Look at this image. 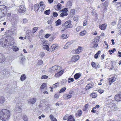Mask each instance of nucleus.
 <instances>
[{"instance_id": "23", "label": "nucleus", "mask_w": 121, "mask_h": 121, "mask_svg": "<svg viewBox=\"0 0 121 121\" xmlns=\"http://www.w3.org/2000/svg\"><path fill=\"white\" fill-rule=\"evenodd\" d=\"M116 5L118 7L117 9L119 10H121V2H118L117 3Z\"/></svg>"}, {"instance_id": "62", "label": "nucleus", "mask_w": 121, "mask_h": 121, "mask_svg": "<svg viewBox=\"0 0 121 121\" xmlns=\"http://www.w3.org/2000/svg\"><path fill=\"white\" fill-rule=\"evenodd\" d=\"M68 116L67 115H65L64 117L63 118V119L64 120H66L67 119H68Z\"/></svg>"}, {"instance_id": "38", "label": "nucleus", "mask_w": 121, "mask_h": 121, "mask_svg": "<svg viewBox=\"0 0 121 121\" xmlns=\"http://www.w3.org/2000/svg\"><path fill=\"white\" fill-rule=\"evenodd\" d=\"M66 88L65 87H64L62 88L60 90L59 92L60 93L64 92H65V91L66 89Z\"/></svg>"}, {"instance_id": "51", "label": "nucleus", "mask_w": 121, "mask_h": 121, "mask_svg": "<svg viewBox=\"0 0 121 121\" xmlns=\"http://www.w3.org/2000/svg\"><path fill=\"white\" fill-rule=\"evenodd\" d=\"M59 85V83H57L53 84V87L54 88L57 87Z\"/></svg>"}, {"instance_id": "18", "label": "nucleus", "mask_w": 121, "mask_h": 121, "mask_svg": "<svg viewBox=\"0 0 121 121\" xmlns=\"http://www.w3.org/2000/svg\"><path fill=\"white\" fill-rule=\"evenodd\" d=\"M116 80V78H114L112 77L111 78H110L109 79V83L110 84L114 82Z\"/></svg>"}, {"instance_id": "58", "label": "nucleus", "mask_w": 121, "mask_h": 121, "mask_svg": "<svg viewBox=\"0 0 121 121\" xmlns=\"http://www.w3.org/2000/svg\"><path fill=\"white\" fill-rule=\"evenodd\" d=\"M67 81V80L65 79L63 80L61 82V83L62 85H64V83Z\"/></svg>"}, {"instance_id": "52", "label": "nucleus", "mask_w": 121, "mask_h": 121, "mask_svg": "<svg viewBox=\"0 0 121 121\" xmlns=\"http://www.w3.org/2000/svg\"><path fill=\"white\" fill-rule=\"evenodd\" d=\"M48 78V76L46 75H43L41 77V79H47Z\"/></svg>"}, {"instance_id": "31", "label": "nucleus", "mask_w": 121, "mask_h": 121, "mask_svg": "<svg viewBox=\"0 0 121 121\" xmlns=\"http://www.w3.org/2000/svg\"><path fill=\"white\" fill-rule=\"evenodd\" d=\"M6 8L5 6L4 5H0V9H1L2 10H3L4 9L6 10Z\"/></svg>"}, {"instance_id": "27", "label": "nucleus", "mask_w": 121, "mask_h": 121, "mask_svg": "<svg viewBox=\"0 0 121 121\" xmlns=\"http://www.w3.org/2000/svg\"><path fill=\"white\" fill-rule=\"evenodd\" d=\"M46 86L47 85L46 83H43L41 85L40 88L41 89H45L46 87Z\"/></svg>"}, {"instance_id": "7", "label": "nucleus", "mask_w": 121, "mask_h": 121, "mask_svg": "<svg viewBox=\"0 0 121 121\" xmlns=\"http://www.w3.org/2000/svg\"><path fill=\"white\" fill-rule=\"evenodd\" d=\"M26 9L23 5H21L19 8L18 11L21 13H23L26 10Z\"/></svg>"}, {"instance_id": "12", "label": "nucleus", "mask_w": 121, "mask_h": 121, "mask_svg": "<svg viewBox=\"0 0 121 121\" xmlns=\"http://www.w3.org/2000/svg\"><path fill=\"white\" fill-rule=\"evenodd\" d=\"M82 47L80 46H78V48L74 50H73V52L75 51L74 52L75 53L79 54L81 52Z\"/></svg>"}, {"instance_id": "29", "label": "nucleus", "mask_w": 121, "mask_h": 121, "mask_svg": "<svg viewBox=\"0 0 121 121\" xmlns=\"http://www.w3.org/2000/svg\"><path fill=\"white\" fill-rule=\"evenodd\" d=\"M90 96L93 98H95L97 96V94L95 93H92L90 95Z\"/></svg>"}, {"instance_id": "61", "label": "nucleus", "mask_w": 121, "mask_h": 121, "mask_svg": "<svg viewBox=\"0 0 121 121\" xmlns=\"http://www.w3.org/2000/svg\"><path fill=\"white\" fill-rule=\"evenodd\" d=\"M51 34H47L46 35L44 36V37L46 38H48L50 36Z\"/></svg>"}, {"instance_id": "48", "label": "nucleus", "mask_w": 121, "mask_h": 121, "mask_svg": "<svg viewBox=\"0 0 121 121\" xmlns=\"http://www.w3.org/2000/svg\"><path fill=\"white\" fill-rule=\"evenodd\" d=\"M70 45H69V44H67V43L64 47V48L65 49H67L70 46Z\"/></svg>"}, {"instance_id": "28", "label": "nucleus", "mask_w": 121, "mask_h": 121, "mask_svg": "<svg viewBox=\"0 0 121 121\" xmlns=\"http://www.w3.org/2000/svg\"><path fill=\"white\" fill-rule=\"evenodd\" d=\"M61 21L60 19H58L55 22L56 24V26H57L58 25H60L61 24Z\"/></svg>"}, {"instance_id": "5", "label": "nucleus", "mask_w": 121, "mask_h": 121, "mask_svg": "<svg viewBox=\"0 0 121 121\" xmlns=\"http://www.w3.org/2000/svg\"><path fill=\"white\" fill-rule=\"evenodd\" d=\"M115 99L117 101H121V91L115 95Z\"/></svg>"}, {"instance_id": "1", "label": "nucleus", "mask_w": 121, "mask_h": 121, "mask_svg": "<svg viewBox=\"0 0 121 121\" xmlns=\"http://www.w3.org/2000/svg\"><path fill=\"white\" fill-rule=\"evenodd\" d=\"M9 111L6 109H3L0 111V118L3 121H6L9 119L10 116Z\"/></svg>"}, {"instance_id": "45", "label": "nucleus", "mask_w": 121, "mask_h": 121, "mask_svg": "<svg viewBox=\"0 0 121 121\" xmlns=\"http://www.w3.org/2000/svg\"><path fill=\"white\" fill-rule=\"evenodd\" d=\"M38 29L37 27H34L32 30V32L33 33H35L36 32V31Z\"/></svg>"}, {"instance_id": "4", "label": "nucleus", "mask_w": 121, "mask_h": 121, "mask_svg": "<svg viewBox=\"0 0 121 121\" xmlns=\"http://www.w3.org/2000/svg\"><path fill=\"white\" fill-rule=\"evenodd\" d=\"M71 22V21L69 20L68 21L63 24L62 26H63L67 28H71L72 27L70 24Z\"/></svg>"}, {"instance_id": "60", "label": "nucleus", "mask_w": 121, "mask_h": 121, "mask_svg": "<svg viewBox=\"0 0 121 121\" xmlns=\"http://www.w3.org/2000/svg\"><path fill=\"white\" fill-rule=\"evenodd\" d=\"M56 66H54L52 67V69L53 71V72L54 71H56Z\"/></svg>"}, {"instance_id": "33", "label": "nucleus", "mask_w": 121, "mask_h": 121, "mask_svg": "<svg viewBox=\"0 0 121 121\" xmlns=\"http://www.w3.org/2000/svg\"><path fill=\"white\" fill-rule=\"evenodd\" d=\"M68 14L66 12H64L62 13L60 15V17L64 16H65L67 15Z\"/></svg>"}, {"instance_id": "32", "label": "nucleus", "mask_w": 121, "mask_h": 121, "mask_svg": "<svg viewBox=\"0 0 121 121\" xmlns=\"http://www.w3.org/2000/svg\"><path fill=\"white\" fill-rule=\"evenodd\" d=\"M92 87L91 85L90 84H88L86 87V89L88 90Z\"/></svg>"}, {"instance_id": "49", "label": "nucleus", "mask_w": 121, "mask_h": 121, "mask_svg": "<svg viewBox=\"0 0 121 121\" xmlns=\"http://www.w3.org/2000/svg\"><path fill=\"white\" fill-rule=\"evenodd\" d=\"M81 29V27L80 26H79L76 29V31L77 32H78L80 31Z\"/></svg>"}, {"instance_id": "41", "label": "nucleus", "mask_w": 121, "mask_h": 121, "mask_svg": "<svg viewBox=\"0 0 121 121\" xmlns=\"http://www.w3.org/2000/svg\"><path fill=\"white\" fill-rule=\"evenodd\" d=\"M50 10L49 9L46 10L44 12V13L46 14L49 15L50 14Z\"/></svg>"}, {"instance_id": "53", "label": "nucleus", "mask_w": 121, "mask_h": 121, "mask_svg": "<svg viewBox=\"0 0 121 121\" xmlns=\"http://www.w3.org/2000/svg\"><path fill=\"white\" fill-rule=\"evenodd\" d=\"M104 90L101 89H99L98 90L100 94H102L104 92Z\"/></svg>"}, {"instance_id": "6", "label": "nucleus", "mask_w": 121, "mask_h": 121, "mask_svg": "<svg viewBox=\"0 0 121 121\" xmlns=\"http://www.w3.org/2000/svg\"><path fill=\"white\" fill-rule=\"evenodd\" d=\"M109 106L112 110L115 111L117 109L116 105L115 104L112 103V104H111Z\"/></svg>"}, {"instance_id": "13", "label": "nucleus", "mask_w": 121, "mask_h": 121, "mask_svg": "<svg viewBox=\"0 0 121 121\" xmlns=\"http://www.w3.org/2000/svg\"><path fill=\"white\" fill-rule=\"evenodd\" d=\"M63 98L67 100L72 97V95L69 94H65L63 96Z\"/></svg>"}, {"instance_id": "43", "label": "nucleus", "mask_w": 121, "mask_h": 121, "mask_svg": "<svg viewBox=\"0 0 121 121\" xmlns=\"http://www.w3.org/2000/svg\"><path fill=\"white\" fill-rule=\"evenodd\" d=\"M118 26H121V17H120L119 20L118 22V24L117 25Z\"/></svg>"}, {"instance_id": "16", "label": "nucleus", "mask_w": 121, "mask_h": 121, "mask_svg": "<svg viewBox=\"0 0 121 121\" xmlns=\"http://www.w3.org/2000/svg\"><path fill=\"white\" fill-rule=\"evenodd\" d=\"M81 74L80 73H77L75 74L74 76V78L75 79H78L81 76Z\"/></svg>"}, {"instance_id": "21", "label": "nucleus", "mask_w": 121, "mask_h": 121, "mask_svg": "<svg viewBox=\"0 0 121 121\" xmlns=\"http://www.w3.org/2000/svg\"><path fill=\"white\" fill-rule=\"evenodd\" d=\"M5 101V99L4 97L2 96L0 97V104H3Z\"/></svg>"}, {"instance_id": "40", "label": "nucleus", "mask_w": 121, "mask_h": 121, "mask_svg": "<svg viewBox=\"0 0 121 121\" xmlns=\"http://www.w3.org/2000/svg\"><path fill=\"white\" fill-rule=\"evenodd\" d=\"M22 119L24 121H28V118L27 116L25 115L23 116L22 117Z\"/></svg>"}, {"instance_id": "17", "label": "nucleus", "mask_w": 121, "mask_h": 121, "mask_svg": "<svg viewBox=\"0 0 121 121\" xmlns=\"http://www.w3.org/2000/svg\"><path fill=\"white\" fill-rule=\"evenodd\" d=\"M39 6L38 4H35L34 6V9L35 11L36 12L39 9H40Z\"/></svg>"}, {"instance_id": "59", "label": "nucleus", "mask_w": 121, "mask_h": 121, "mask_svg": "<svg viewBox=\"0 0 121 121\" xmlns=\"http://www.w3.org/2000/svg\"><path fill=\"white\" fill-rule=\"evenodd\" d=\"M20 58L21 59V62H22L25 60L24 57H21Z\"/></svg>"}, {"instance_id": "30", "label": "nucleus", "mask_w": 121, "mask_h": 121, "mask_svg": "<svg viewBox=\"0 0 121 121\" xmlns=\"http://www.w3.org/2000/svg\"><path fill=\"white\" fill-rule=\"evenodd\" d=\"M82 111L81 110H78L77 111V113H76V116L77 117V114H78L79 116H80L82 113Z\"/></svg>"}, {"instance_id": "2", "label": "nucleus", "mask_w": 121, "mask_h": 121, "mask_svg": "<svg viewBox=\"0 0 121 121\" xmlns=\"http://www.w3.org/2000/svg\"><path fill=\"white\" fill-rule=\"evenodd\" d=\"M7 41L9 42L8 43V44L10 46H12L14 43V39L11 37L10 38V39L7 40V39H5L4 38L0 39V44L2 45L1 46L2 47H5L6 46Z\"/></svg>"}, {"instance_id": "44", "label": "nucleus", "mask_w": 121, "mask_h": 121, "mask_svg": "<svg viewBox=\"0 0 121 121\" xmlns=\"http://www.w3.org/2000/svg\"><path fill=\"white\" fill-rule=\"evenodd\" d=\"M69 80L68 81V83H70L71 82H73L74 81L73 78H68Z\"/></svg>"}, {"instance_id": "26", "label": "nucleus", "mask_w": 121, "mask_h": 121, "mask_svg": "<svg viewBox=\"0 0 121 121\" xmlns=\"http://www.w3.org/2000/svg\"><path fill=\"white\" fill-rule=\"evenodd\" d=\"M99 41V40L97 39H93L92 41V44H95L96 43H98Z\"/></svg>"}, {"instance_id": "25", "label": "nucleus", "mask_w": 121, "mask_h": 121, "mask_svg": "<svg viewBox=\"0 0 121 121\" xmlns=\"http://www.w3.org/2000/svg\"><path fill=\"white\" fill-rule=\"evenodd\" d=\"M114 101L112 99L108 100L107 101V102L108 103V104L109 105V106L111 104H112L113 103Z\"/></svg>"}, {"instance_id": "54", "label": "nucleus", "mask_w": 121, "mask_h": 121, "mask_svg": "<svg viewBox=\"0 0 121 121\" xmlns=\"http://www.w3.org/2000/svg\"><path fill=\"white\" fill-rule=\"evenodd\" d=\"M73 20L75 21H77L78 20V18L77 16L74 17L73 18Z\"/></svg>"}, {"instance_id": "10", "label": "nucleus", "mask_w": 121, "mask_h": 121, "mask_svg": "<svg viewBox=\"0 0 121 121\" xmlns=\"http://www.w3.org/2000/svg\"><path fill=\"white\" fill-rule=\"evenodd\" d=\"M58 48V47L56 45V44H54L52 45L51 47L50 48V51H52L54 50H57Z\"/></svg>"}, {"instance_id": "11", "label": "nucleus", "mask_w": 121, "mask_h": 121, "mask_svg": "<svg viewBox=\"0 0 121 121\" xmlns=\"http://www.w3.org/2000/svg\"><path fill=\"white\" fill-rule=\"evenodd\" d=\"M64 71V70H62L59 72L56 73L55 74V76L57 78H58L63 73Z\"/></svg>"}, {"instance_id": "36", "label": "nucleus", "mask_w": 121, "mask_h": 121, "mask_svg": "<svg viewBox=\"0 0 121 121\" xmlns=\"http://www.w3.org/2000/svg\"><path fill=\"white\" fill-rule=\"evenodd\" d=\"M13 51L16 52L19 50V48L16 46H14L13 48Z\"/></svg>"}, {"instance_id": "57", "label": "nucleus", "mask_w": 121, "mask_h": 121, "mask_svg": "<svg viewBox=\"0 0 121 121\" xmlns=\"http://www.w3.org/2000/svg\"><path fill=\"white\" fill-rule=\"evenodd\" d=\"M56 71L57 70H60V66H56Z\"/></svg>"}, {"instance_id": "50", "label": "nucleus", "mask_w": 121, "mask_h": 121, "mask_svg": "<svg viewBox=\"0 0 121 121\" xmlns=\"http://www.w3.org/2000/svg\"><path fill=\"white\" fill-rule=\"evenodd\" d=\"M91 65L92 67L94 68H95L96 67V66L95 65V63L93 62H92L91 63Z\"/></svg>"}, {"instance_id": "37", "label": "nucleus", "mask_w": 121, "mask_h": 121, "mask_svg": "<svg viewBox=\"0 0 121 121\" xmlns=\"http://www.w3.org/2000/svg\"><path fill=\"white\" fill-rule=\"evenodd\" d=\"M116 50L115 48H114L112 50H109L108 52H110V54H111L112 53L116 51Z\"/></svg>"}, {"instance_id": "64", "label": "nucleus", "mask_w": 121, "mask_h": 121, "mask_svg": "<svg viewBox=\"0 0 121 121\" xmlns=\"http://www.w3.org/2000/svg\"><path fill=\"white\" fill-rule=\"evenodd\" d=\"M116 24V22L114 21H113L112 22L111 25L112 26H113L115 25Z\"/></svg>"}, {"instance_id": "39", "label": "nucleus", "mask_w": 121, "mask_h": 121, "mask_svg": "<svg viewBox=\"0 0 121 121\" xmlns=\"http://www.w3.org/2000/svg\"><path fill=\"white\" fill-rule=\"evenodd\" d=\"M71 2L70 1H69L67 3V7H70L72 6Z\"/></svg>"}, {"instance_id": "3", "label": "nucleus", "mask_w": 121, "mask_h": 121, "mask_svg": "<svg viewBox=\"0 0 121 121\" xmlns=\"http://www.w3.org/2000/svg\"><path fill=\"white\" fill-rule=\"evenodd\" d=\"M22 103L19 102L17 104L16 107V109L14 111L17 113L20 112L22 110Z\"/></svg>"}, {"instance_id": "34", "label": "nucleus", "mask_w": 121, "mask_h": 121, "mask_svg": "<svg viewBox=\"0 0 121 121\" xmlns=\"http://www.w3.org/2000/svg\"><path fill=\"white\" fill-rule=\"evenodd\" d=\"M75 11L74 9H72L70 12V14L71 15H74L75 14Z\"/></svg>"}, {"instance_id": "9", "label": "nucleus", "mask_w": 121, "mask_h": 121, "mask_svg": "<svg viewBox=\"0 0 121 121\" xmlns=\"http://www.w3.org/2000/svg\"><path fill=\"white\" fill-rule=\"evenodd\" d=\"M40 9L41 8V10H43L45 7L44 3L42 1L40 2L39 3Z\"/></svg>"}, {"instance_id": "22", "label": "nucleus", "mask_w": 121, "mask_h": 121, "mask_svg": "<svg viewBox=\"0 0 121 121\" xmlns=\"http://www.w3.org/2000/svg\"><path fill=\"white\" fill-rule=\"evenodd\" d=\"M26 76L25 74H23L22 75L20 78L21 80L22 81L25 80L26 78Z\"/></svg>"}, {"instance_id": "20", "label": "nucleus", "mask_w": 121, "mask_h": 121, "mask_svg": "<svg viewBox=\"0 0 121 121\" xmlns=\"http://www.w3.org/2000/svg\"><path fill=\"white\" fill-rule=\"evenodd\" d=\"M87 33V32L85 30H83L81 31L80 34V35L81 36H84Z\"/></svg>"}, {"instance_id": "24", "label": "nucleus", "mask_w": 121, "mask_h": 121, "mask_svg": "<svg viewBox=\"0 0 121 121\" xmlns=\"http://www.w3.org/2000/svg\"><path fill=\"white\" fill-rule=\"evenodd\" d=\"M68 37V35L66 34H65L61 35V38L63 39H66Z\"/></svg>"}, {"instance_id": "42", "label": "nucleus", "mask_w": 121, "mask_h": 121, "mask_svg": "<svg viewBox=\"0 0 121 121\" xmlns=\"http://www.w3.org/2000/svg\"><path fill=\"white\" fill-rule=\"evenodd\" d=\"M61 5L60 4V3L58 4L57 5V8L59 10H60L61 9Z\"/></svg>"}, {"instance_id": "56", "label": "nucleus", "mask_w": 121, "mask_h": 121, "mask_svg": "<svg viewBox=\"0 0 121 121\" xmlns=\"http://www.w3.org/2000/svg\"><path fill=\"white\" fill-rule=\"evenodd\" d=\"M53 15L54 17H56L58 16V14L56 12H54L53 13Z\"/></svg>"}, {"instance_id": "55", "label": "nucleus", "mask_w": 121, "mask_h": 121, "mask_svg": "<svg viewBox=\"0 0 121 121\" xmlns=\"http://www.w3.org/2000/svg\"><path fill=\"white\" fill-rule=\"evenodd\" d=\"M23 23H27L28 22V21L27 19L26 18L24 19L23 20Z\"/></svg>"}, {"instance_id": "35", "label": "nucleus", "mask_w": 121, "mask_h": 121, "mask_svg": "<svg viewBox=\"0 0 121 121\" xmlns=\"http://www.w3.org/2000/svg\"><path fill=\"white\" fill-rule=\"evenodd\" d=\"M43 48L44 49H46L47 50V51H48L49 50V46L48 45H46L43 46Z\"/></svg>"}, {"instance_id": "19", "label": "nucleus", "mask_w": 121, "mask_h": 121, "mask_svg": "<svg viewBox=\"0 0 121 121\" xmlns=\"http://www.w3.org/2000/svg\"><path fill=\"white\" fill-rule=\"evenodd\" d=\"M68 118L67 121H75L74 117L71 115H70L69 116Z\"/></svg>"}, {"instance_id": "47", "label": "nucleus", "mask_w": 121, "mask_h": 121, "mask_svg": "<svg viewBox=\"0 0 121 121\" xmlns=\"http://www.w3.org/2000/svg\"><path fill=\"white\" fill-rule=\"evenodd\" d=\"M77 61L76 58L75 57V56L73 57L72 59V61L73 62H75Z\"/></svg>"}, {"instance_id": "63", "label": "nucleus", "mask_w": 121, "mask_h": 121, "mask_svg": "<svg viewBox=\"0 0 121 121\" xmlns=\"http://www.w3.org/2000/svg\"><path fill=\"white\" fill-rule=\"evenodd\" d=\"M104 6V5L103 4H100L99 6H98V8H100L101 9H103L102 8H101L100 7H103Z\"/></svg>"}, {"instance_id": "46", "label": "nucleus", "mask_w": 121, "mask_h": 121, "mask_svg": "<svg viewBox=\"0 0 121 121\" xmlns=\"http://www.w3.org/2000/svg\"><path fill=\"white\" fill-rule=\"evenodd\" d=\"M61 11L63 12H66L67 13V12L68 11V8H65L62 9Z\"/></svg>"}, {"instance_id": "14", "label": "nucleus", "mask_w": 121, "mask_h": 121, "mask_svg": "<svg viewBox=\"0 0 121 121\" xmlns=\"http://www.w3.org/2000/svg\"><path fill=\"white\" fill-rule=\"evenodd\" d=\"M5 57L1 54H0V63L4 62L5 60Z\"/></svg>"}, {"instance_id": "15", "label": "nucleus", "mask_w": 121, "mask_h": 121, "mask_svg": "<svg viewBox=\"0 0 121 121\" xmlns=\"http://www.w3.org/2000/svg\"><path fill=\"white\" fill-rule=\"evenodd\" d=\"M106 26L107 25L105 23L101 25L100 26H99V28L101 30H104L106 28Z\"/></svg>"}, {"instance_id": "8", "label": "nucleus", "mask_w": 121, "mask_h": 121, "mask_svg": "<svg viewBox=\"0 0 121 121\" xmlns=\"http://www.w3.org/2000/svg\"><path fill=\"white\" fill-rule=\"evenodd\" d=\"M36 99L35 98H32L27 100L28 102L32 104H34L36 102Z\"/></svg>"}]
</instances>
